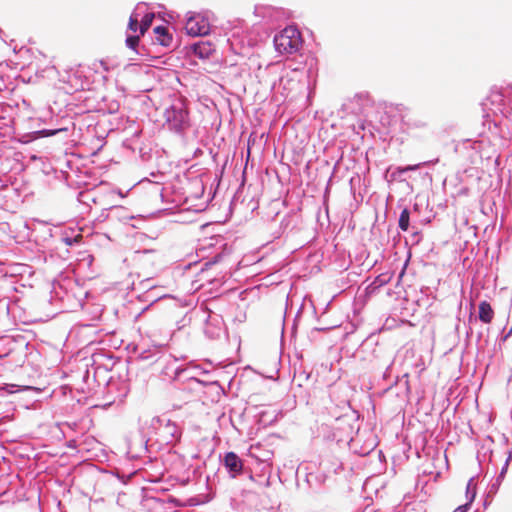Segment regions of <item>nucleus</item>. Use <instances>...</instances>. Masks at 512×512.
<instances>
[{
    "label": "nucleus",
    "mask_w": 512,
    "mask_h": 512,
    "mask_svg": "<svg viewBox=\"0 0 512 512\" xmlns=\"http://www.w3.org/2000/svg\"><path fill=\"white\" fill-rule=\"evenodd\" d=\"M10 289H11L12 291H15V290H16V289H15V287H13V286H11V287H10Z\"/></svg>",
    "instance_id": "a19ab883"
},
{
    "label": "nucleus",
    "mask_w": 512,
    "mask_h": 512,
    "mask_svg": "<svg viewBox=\"0 0 512 512\" xmlns=\"http://www.w3.org/2000/svg\"><path fill=\"white\" fill-rule=\"evenodd\" d=\"M478 318L483 323H490L494 318V310L487 301H481L478 306Z\"/></svg>",
    "instance_id": "f3484780"
},
{
    "label": "nucleus",
    "mask_w": 512,
    "mask_h": 512,
    "mask_svg": "<svg viewBox=\"0 0 512 512\" xmlns=\"http://www.w3.org/2000/svg\"><path fill=\"white\" fill-rule=\"evenodd\" d=\"M8 281L9 279L6 276H4L3 278L0 279V286H5L8 283Z\"/></svg>",
    "instance_id": "c9c22d12"
},
{
    "label": "nucleus",
    "mask_w": 512,
    "mask_h": 512,
    "mask_svg": "<svg viewBox=\"0 0 512 512\" xmlns=\"http://www.w3.org/2000/svg\"><path fill=\"white\" fill-rule=\"evenodd\" d=\"M508 465H509V459L506 460L504 466L502 467L500 473L498 474V476L495 478V479H499L500 481H503L504 477H505V474L507 472V469H508Z\"/></svg>",
    "instance_id": "7c9ffc66"
},
{
    "label": "nucleus",
    "mask_w": 512,
    "mask_h": 512,
    "mask_svg": "<svg viewBox=\"0 0 512 512\" xmlns=\"http://www.w3.org/2000/svg\"><path fill=\"white\" fill-rule=\"evenodd\" d=\"M164 346H166V343H161L159 344L158 346H156V350L159 351L160 349H162Z\"/></svg>",
    "instance_id": "e433bc0d"
},
{
    "label": "nucleus",
    "mask_w": 512,
    "mask_h": 512,
    "mask_svg": "<svg viewBox=\"0 0 512 512\" xmlns=\"http://www.w3.org/2000/svg\"><path fill=\"white\" fill-rule=\"evenodd\" d=\"M273 43L277 52L294 54L301 47L302 40L299 30L288 26L274 36Z\"/></svg>",
    "instance_id": "39448f33"
},
{
    "label": "nucleus",
    "mask_w": 512,
    "mask_h": 512,
    "mask_svg": "<svg viewBox=\"0 0 512 512\" xmlns=\"http://www.w3.org/2000/svg\"><path fill=\"white\" fill-rule=\"evenodd\" d=\"M10 300L6 296L0 297V316H9L10 314Z\"/></svg>",
    "instance_id": "393cba45"
},
{
    "label": "nucleus",
    "mask_w": 512,
    "mask_h": 512,
    "mask_svg": "<svg viewBox=\"0 0 512 512\" xmlns=\"http://www.w3.org/2000/svg\"><path fill=\"white\" fill-rule=\"evenodd\" d=\"M1 357H2V356L0 355V358H1Z\"/></svg>",
    "instance_id": "79ce46f5"
},
{
    "label": "nucleus",
    "mask_w": 512,
    "mask_h": 512,
    "mask_svg": "<svg viewBox=\"0 0 512 512\" xmlns=\"http://www.w3.org/2000/svg\"><path fill=\"white\" fill-rule=\"evenodd\" d=\"M470 333H472V328H469V331L467 332V335H469Z\"/></svg>",
    "instance_id": "58836bf2"
},
{
    "label": "nucleus",
    "mask_w": 512,
    "mask_h": 512,
    "mask_svg": "<svg viewBox=\"0 0 512 512\" xmlns=\"http://www.w3.org/2000/svg\"><path fill=\"white\" fill-rule=\"evenodd\" d=\"M511 333H512V327H511L510 331L508 332V334L505 336L504 339H507Z\"/></svg>",
    "instance_id": "4c0bfd02"
},
{
    "label": "nucleus",
    "mask_w": 512,
    "mask_h": 512,
    "mask_svg": "<svg viewBox=\"0 0 512 512\" xmlns=\"http://www.w3.org/2000/svg\"><path fill=\"white\" fill-rule=\"evenodd\" d=\"M139 44V36L137 35H128L126 38V45L132 50H135Z\"/></svg>",
    "instance_id": "cd10ccee"
},
{
    "label": "nucleus",
    "mask_w": 512,
    "mask_h": 512,
    "mask_svg": "<svg viewBox=\"0 0 512 512\" xmlns=\"http://www.w3.org/2000/svg\"><path fill=\"white\" fill-rule=\"evenodd\" d=\"M223 330V320L220 315L210 313L207 316L204 328L205 335L210 339H217L220 337Z\"/></svg>",
    "instance_id": "1a4fd4ad"
},
{
    "label": "nucleus",
    "mask_w": 512,
    "mask_h": 512,
    "mask_svg": "<svg viewBox=\"0 0 512 512\" xmlns=\"http://www.w3.org/2000/svg\"><path fill=\"white\" fill-rule=\"evenodd\" d=\"M398 226L402 231H407L410 227V211L405 208L401 211Z\"/></svg>",
    "instance_id": "4be33fe9"
},
{
    "label": "nucleus",
    "mask_w": 512,
    "mask_h": 512,
    "mask_svg": "<svg viewBox=\"0 0 512 512\" xmlns=\"http://www.w3.org/2000/svg\"><path fill=\"white\" fill-rule=\"evenodd\" d=\"M289 224V216H285L282 220H281V227H284L286 228Z\"/></svg>",
    "instance_id": "f704fd0d"
},
{
    "label": "nucleus",
    "mask_w": 512,
    "mask_h": 512,
    "mask_svg": "<svg viewBox=\"0 0 512 512\" xmlns=\"http://www.w3.org/2000/svg\"><path fill=\"white\" fill-rule=\"evenodd\" d=\"M466 499L467 503L471 505V503L474 501L476 497V483L474 481V478H470L467 485H466Z\"/></svg>",
    "instance_id": "5701e85b"
},
{
    "label": "nucleus",
    "mask_w": 512,
    "mask_h": 512,
    "mask_svg": "<svg viewBox=\"0 0 512 512\" xmlns=\"http://www.w3.org/2000/svg\"><path fill=\"white\" fill-rule=\"evenodd\" d=\"M155 40L161 46L170 48L173 44V35L166 26L160 25L154 28Z\"/></svg>",
    "instance_id": "2eb2a0df"
},
{
    "label": "nucleus",
    "mask_w": 512,
    "mask_h": 512,
    "mask_svg": "<svg viewBox=\"0 0 512 512\" xmlns=\"http://www.w3.org/2000/svg\"><path fill=\"white\" fill-rule=\"evenodd\" d=\"M82 239V235L78 234L76 236H63L62 237V241L67 245V246H73L74 244L76 243H79Z\"/></svg>",
    "instance_id": "bb28decb"
},
{
    "label": "nucleus",
    "mask_w": 512,
    "mask_h": 512,
    "mask_svg": "<svg viewBox=\"0 0 512 512\" xmlns=\"http://www.w3.org/2000/svg\"><path fill=\"white\" fill-rule=\"evenodd\" d=\"M489 102L491 104L497 103V110H494L495 119L493 120L495 125H501L503 119H509L512 112L509 107L504 103V95L500 92L492 93L489 97Z\"/></svg>",
    "instance_id": "0eeeda50"
},
{
    "label": "nucleus",
    "mask_w": 512,
    "mask_h": 512,
    "mask_svg": "<svg viewBox=\"0 0 512 512\" xmlns=\"http://www.w3.org/2000/svg\"><path fill=\"white\" fill-rule=\"evenodd\" d=\"M208 372L200 367V365L190 363L186 367L178 366L174 370V378L180 379V377L184 374L186 379L195 380L200 382L197 379L198 375L207 374Z\"/></svg>",
    "instance_id": "f8f14e48"
},
{
    "label": "nucleus",
    "mask_w": 512,
    "mask_h": 512,
    "mask_svg": "<svg viewBox=\"0 0 512 512\" xmlns=\"http://www.w3.org/2000/svg\"><path fill=\"white\" fill-rule=\"evenodd\" d=\"M408 377V374L405 373L401 378L397 379V383L404 386L406 393L410 392Z\"/></svg>",
    "instance_id": "c85d7f7f"
},
{
    "label": "nucleus",
    "mask_w": 512,
    "mask_h": 512,
    "mask_svg": "<svg viewBox=\"0 0 512 512\" xmlns=\"http://www.w3.org/2000/svg\"><path fill=\"white\" fill-rule=\"evenodd\" d=\"M141 356L143 359H150L154 356V354H152L150 350H146L142 352Z\"/></svg>",
    "instance_id": "72a5a7b5"
},
{
    "label": "nucleus",
    "mask_w": 512,
    "mask_h": 512,
    "mask_svg": "<svg viewBox=\"0 0 512 512\" xmlns=\"http://www.w3.org/2000/svg\"><path fill=\"white\" fill-rule=\"evenodd\" d=\"M421 166H422V163L415 164V165H407V166L403 167V170H404V172L415 171V170H418Z\"/></svg>",
    "instance_id": "2f4dec72"
},
{
    "label": "nucleus",
    "mask_w": 512,
    "mask_h": 512,
    "mask_svg": "<svg viewBox=\"0 0 512 512\" xmlns=\"http://www.w3.org/2000/svg\"><path fill=\"white\" fill-rule=\"evenodd\" d=\"M469 508L470 504L466 502L465 504L460 505L456 509H454L453 512H467Z\"/></svg>",
    "instance_id": "473e14b6"
},
{
    "label": "nucleus",
    "mask_w": 512,
    "mask_h": 512,
    "mask_svg": "<svg viewBox=\"0 0 512 512\" xmlns=\"http://www.w3.org/2000/svg\"><path fill=\"white\" fill-rule=\"evenodd\" d=\"M154 19V13H145L143 16L140 17V26H139V32L141 35H143L151 26L152 21Z\"/></svg>",
    "instance_id": "412c9836"
},
{
    "label": "nucleus",
    "mask_w": 512,
    "mask_h": 512,
    "mask_svg": "<svg viewBox=\"0 0 512 512\" xmlns=\"http://www.w3.org/2000/svg\"><path fill=\"white\" fill-rule=\"evenodd\" d=\"M222 464L231 478H236L243 472V461L235 452H227L222 459Z\"/></svg>",
    "instance_id": "6e6552de"
},
{
    "label": "nucleus",
    "mask_w": 512,
    "mask_h": 512,
    "mask_svg": "<svg viewBox=\"0 0 512 512\" xmlns=\"http://www.w3.org/2000/svg\"><path fill=\"white\" fill-rule=\"evenodd\" d=\"M455 152L465 162L471 165L489 163L494 157L498 159L495 146L488 137L478 139H463L455 145Z\"/></svg>",
    "instance_id": "f257e3e1"
},
{
    "label": "nucleus",
    "mask_w": 512,
    "mask_h": 512,
    "mask_svg": "<svg viewBox=\"0 0 512 512\" xmlns=\"http://www.w3.org/2000/svg\"><path fill=\"white\" fill-rule=\"evenodd\" d=\"M109 219L118 220L124 224H128L134 216L123 206H113L108 214Z\"/></svg>",
    "instance_id": "dca6fc26"
},
{
    "label": "nucleus",
    "mask_w": 512,
    "mask_h": 512,
    "mask_svg": "<svg viewBox=\"0 0 512 512\" xmlns=\"http://www.w3.org/2000/svg\"><path fill=\"white\" fill-rule=\"evenodd\" d=\"M222 258H223L222 253L216 254L212 259H210L202 264L201 271L203 272L204 270L208 269L210 266L220 262Z\"/></svg>",
    "instance_id": "a878e982"
},
{
    "label": "nucleus",
    "mask_w": 512,
    "mask_h": 512,
    "mask_svg": "<svg viewBox=\"0 0 512 512\" xmlns=\"http://www.w3.org/2000/svg\"><path fill=\"white\" fill-rule=\"evenodd\" d=\"M502 484V481L499 479H494L491 481V483L487 487L486 491V497L484 504L487 505L489 501L493 499V497L497 494L500 486Z\"/></svg>",
    "instance_id": "6ab92c4d"
},
{
    "label": "nucleus",
    "mask_w": 512,
    "mask_h": 512,
    "mask_svg": "<svg viewBox=\"0 0 512 512\" xmlns=\"http://www.w3.org/2000/svg\"><path fill=\"white\" fill-rule=\"evenodd\" d=\"M191 50L197 57L201 59L209 58L215 51L214 46L209 41H198L191 45Z\"/></svg>",
    "instance_id": "4468645a"
},
{
    "label": "nucleus",
    "mask_w": 512,
    "mask_h": 512,
    "mask_svg": "<svg viewBox=\"0 0 512 512\" xmlns=\"http://www.w3.org/2000/svg\"><path fill=\"white\" fill-rule=\"evenodd\" d=\"M249 479L259 487H269L270 486V474L268 476L263 474V475L258 476V478H256L253 474H250Z\"/></svg>",
    "instance_id": "b1692460"
},
{
    "label": "nucleus",
    "mask_w": 512,
    "mask_h": 512,
    "mask_svg": "<svg viewBox=\"0 0 512 512\" xmlns=\"http://www.w3.org/2000/svg\"><path fill=\"white\" fill-rule=\"evenodd\" d=\"M151 441V437L146 434V430H142L141 435L129 440L127 454L134 459L141 458L144 454L148 453V443Z\"/></svg>",
    "instance_id": "423d86ee"
},
{
    "label": "nucleus",
    "mask_w": 512,
    "mask_h": 512,
    "mask_svg": "<svg viewBox=\"0 0 512 512\" xmlns=\"http://www.w3.org/2000/svg\"><path fill=\"white\" fill-rule=\"evenodd\" d=\"M254 13L257 17L266 19L271 23L279 21L284 16V12L280 8L263 4L256 5Z\"/></svg>",
    "instance_id": "9d476101"
},
{
    "label": "nucleus",
    "mask_w": 512,
    "mask_h": 512,
    "mask_svg": "<svg viewBox=\"0 0 512 512\" xmlns=\"http://www.w3.org/2000/svg\"><path fill=\"white\" fill-rule=\"evenodd\" d=\"M405 173L403 167H396L393 171H391L392 180H396L401 177V175Z\"/></svg>",
    "instance_id": "c756f323"
},
{
    "label": "nucleus",
    "mask_w": 512,
    "mask_h": 512,
    "mask_svg": "<svg viewBox=\"0 0 512 512\" xmlns=\"http://www.w3.org/2000/svg\"><path fill=\"white\" fill-rule=\"evenodd\" d=\"M38 121L47 125V128L35 131V138L50 137L55 135H63L64 138L70 137V132L74 128V123L68 117H54L51 111L45 112L43 116L38 118Z\"/></svg>",
    "instance_id": "7ed1b4c3"
},
{
    "label": "nucleus",
    "mask_w": 512,
    "mask_h": 512,
    "mask_svg": "<svg viewBox=\"0 0 512 512\" xmlns=\"http://www.w3.org/2000/svg\"><path fill=\"white\" fill-rule=\"evenodd\" d=\"M143 8L142 5H137V7L135 8V10L132 12L130 18H129V23H128V29L131 30L132 32H136L138 29H139V19L141 17V9Z\"/></svg>",
    "instance_id": "a211bd4d"
},
{
    "label": "nucleus",
    "mask_w": 512,
    "mask_h": 512,
    "mask_svg": "<svg viewBox=\"0 0 512 512\" xmlns=\"http://www.w3.org/2000/svg\"><path fill=\"white\" fill-rule=\"evenodd\" d=\"M392 276L393 274L391 272H384V273H381L379 274L375 279L374 281L372 282L371 286L376 289V288H380L384 285H386L387 283H389L392 279Z\"/></svg>",
    "instance_id": "aec40b11"
},
{
    "label": "nucleus",
    "mask_w": 512,
    "mask_h": 512,
    "mask_svg": "<svg viewBox=\"0 0 512 512\" xmlns=\"http://www.w3.org/2000/svg\"><path fill=\"white\" fill-rule=\"evenodd\" d=\"M403 273H404L403 271L400 273L399 279L403 276Z\"/></svg>",
    "instance_id": "ea45409f"
},
{
    "label": "nucleus",
    "mask_w": 512,
    "mask_h": 512,
    "mask_svg": "<svg viewBox=\"0 0 512 512\" xmlns=\"http://www.w3.org/2000/svg\"><path fill=\"white\" fill-rule=\"evenodd\" d=\"M159 446L175 445L182 436V430L176 422L166 416H155L145 422L141 428Z\"/></svg>",
    "instance_id": "f03ea898"
},
{
    "label": "nucleus",
    "mask_w": 512,
    "mask_h": 512,
    "mask_svg": "<svg viewBox=\"0 0 512 512\" xmlns=\"http://www.w3.org/2000/svg\"><path fill=\"white\" fill-rule=\"evenodd\" d=\"M185 29L191 36H204L209 33V24L200 17L188 18Z\"/></svg>",
    "instance_id": "9b49d317"
},
{
    "label": "nucleus",
    "mask_w": 512,
    "mask_h": 512,
    "mask_svg": "<svg viewBox=\"0 0 512 512\" xmlns=\"http://www.w3.org/2000/svg\"><path fill=\"white\" fill-rule=\"evenodd\" d=\"M139 288L140 289H146V292L143 295V298H144L145 301H150L151 304L146 306L145 308H143L142 311L136 316V319H138L141 316L142 313H144L146 310H148L149 307L154 302H156L159 299H161V296L153 295V289L155 288V286L153 284H151V280L150 279H144V280L140 281Z\"/></svg>",
    "instance_id": "ddd939ff"
},
{
    "label": "nucleus",
    "mask_w": 512,
    "mask_h": 512,
    "mask_svg": "<svg viewBox=\"0 0 512 512\" xmlns=\"http://www.w3.org/2000/svg\"><path fill=\"white\" fill-rule=\"evenodd\" d=\"M165 124L170 131L183 134L190 127L189 112L184 102L174 101L165 113Z\"/></svg>",
    "instance_id": "20e7f679"
}]
</instances>
